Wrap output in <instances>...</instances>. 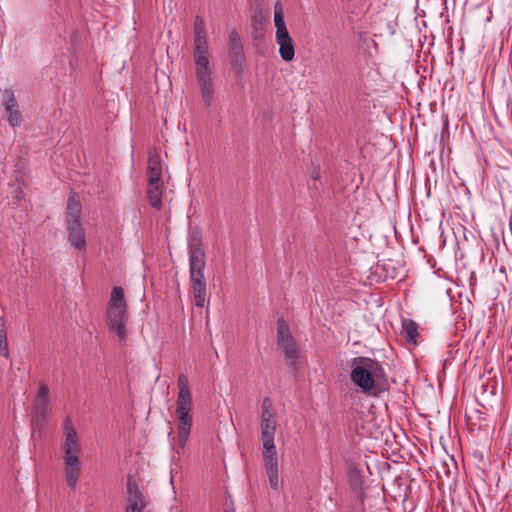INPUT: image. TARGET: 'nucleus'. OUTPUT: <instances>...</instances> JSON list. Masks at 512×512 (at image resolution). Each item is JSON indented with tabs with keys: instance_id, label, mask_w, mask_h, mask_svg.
<instances>
[{
	"instance_id": "f257e3e1",
	"label": "nucleus",
	"mask_w": 512,
	"mask_h": 512,
	"mask_svg": "<svg viewBox=\"0 0 512 512\" xmlns=\"http://www.w3.org/2000/svg\"><path fill=\"white\" fill-rule=\"evenodd\" d=\"M194 48L195 77L200 89L203 103L210 107L214 99V84L212 71L209 67V45L205 33V23L201 16L194 19Z\"/></svg>"
},
{
	"instance_id": "f03ea898",
	"label": "nucleus",
	"mask_w": 512,
	"mask_h": 512,
	"mask_svg": "<svg viewBox=\"0 0 512 512\" xmlns=\"http://www.w3.org/2000/svg\"><path fill=\"white\" fill-rule=\"evenodd\" d=\"M206 266L205 251L199 241L189 242L190 287L195 305L203 308L207 301V284L204 276Z\"/></svg>"
},
{
	"instance_id": "7ed1b4c3",
	"label": "nucleus",
	"mask_w": 512,
	"mask_h": 512,
	"mask_svg": "<svg viewBox=\"0 0 512 512\" xmlns=\"http://www.w3.org/2000/svg\"><path fill=\"white\" fill-rule=\"evenodd\" d=\"M178 396L176 400V416L178 419V447L177 454H181L186 446L190 430L192 427V416L190 411L192 408V394L188 386V378L185 374L178 377Z\"/></svg>"
},
{
	"instance_id": "20e7f679",
	"label": "nucleus",
	"mask_w": 512,
	"mask_h": 512,
	"mask_svg": "<svg viewBox=\"0 0 512 512\" xmlns=\"http://www.w3.org/2000/svg\"><path fill=\"white\" fill-rule=\"evenodd\" d=\"M384 375L382 365L368 357H355L351 360L350 381L360 392L376 396V379Z\"/></svg>"
},
{
	"instance_id": "39448f33",
	"label": "nucleus",
	"mask_w": 512,
	"mask_h": 512,
	"mask_svg": "<svg viewBox=\"0 0 512 512\" xmlns=\"http://www.w3.org/2000/svg\"><path fill=\"white\" fill-rule=\"evenodd\" d=\"M106 322L109 330L115 333L120 341L127 339V303L124 289L120 286L113 287L111 290L106 311Z\"/></svg>"
},
{
	"instance_id": "423d86ee",
	"label": "nucleus",
	"mask_w": 512,
	"mask_h": 512,
	"mask_svg": "<svg viewBox=\"0 0 512 512\" xmlns=\"http://www.w3.org/2000/svg\"><path fill=\"white\" fill-rule=\"evenodd\" d=\"M63 452L65 480L67 485L72 490H75L81 473V463L79 459L81 444L79 438H73L71 435L65 438Z\"/></svg>"
},
{
	"instance_id": "0eeeda50",
	"label": "nucleus",
	"mask_w": 512,
	"mask_h": 512,
	"mask_svg": "<svg viewBox=\"0 0 512 512\" xmlns=\"http://www.w3.org/2000/svg\"><path fill=\"white\" fill-rule=\"evenodd\" d=\"M274 25L276 28L275 40L279 46V55L283 61L291 62L295 57V48L286 27L283 7L279 1L274 5Z\"/></svg>"
},
{
	"instance_id": "6e6552de",
	"label": "nucleus",
	"mask_w": 512,
	"mask_h": 512,
	"mask_svg": "<svg viewBox=\"0 0 512 512\" xmlns=\"http://www.w3.org/2000/svg\"><path fill=\"white\" fill-rule=\"evenodd\" d=\"M277 345L288 361V365L297 369V359L300 352L288 325L283 319L277 321Z\"/></svg>"
},
{
	"instance_id": "1a4fd4ad",
	"label": "nucleus",
	"mask_w": 512,
	"mask_h": 512,
	"mask_svg": "<svg viewBox=\"0 0 512 512\" xmlns=\"http://www.w3.org/2000/svg\"><path fill=\"white\" fill-rule=\"evenodd\" d=\"M51 401L49 387L45 383H40L37 389V395L33 402L32 426L42 429L51 413Z\"/></svg>"
},
{
	"instance_id": "9d476101",
	"label": "nucleus",
	"mask_w": 512,
	"mask_h": 512,
	"mask_svg": "<svg viewBox=\"0 0 512 512\" xmlns=\"http://www.w3.org/2000/svg\"><path fill=\"white\" fill-rule=\"evenodd\" d=\"M126 512H144L148 502L137 482L129 476L127 479Z\"/></svg>"
},
{
	"instance_id": "9b49d317",
	"label": "nucleus",
	"mask_w": 512,
	"mask_h": 512,
	"mask_svg": "<svg viewBox=\"0 0 512 512\" xmlns=\"http://www.w3.org/2000/svg\"><path fill=\"white\" fill-rule=\"evenodd\" d=\"M498 383L496 380H488L481 383L479 388L476 389V399L478 403L486 408L493 407L497 401Z\"/></svg>"
},
{
	"instance_id": "f8f14e48",
	"label": "nucleus",
	"mask_w": 512,
	"mask_h": 512,
	"mask_svg": "<svg viewBox=\"0 0 512 512\" xmlns=\"http://www.w3.org/2000/svg\"><path fill=\"white\" fill-rule=\"evenodd\" d=\"M68 231V240L73 248L76 250L84 251L86 249V233L83 223L66 224Z\"/></svg>"
},
{
	"instance_id": "ddd939ff",
	"label": "nucleus",
	"mask_w": 512,
	"mask_h": 512,
	"mask_svg": "<svg viewBox=\"0 0 512 512\" xmlns=\"http://www.w3.org/2000/svg\"><path fill=\"white\" fill-rule=\"evenodd\" d=\"M147 169L149 184L154 185L161 181L162 166L160 157L157 153L149 152Z\"/></svg>"
},
{
	"instance_id": "4468645a",
	"label": "nucleus",
	"mask_w": 512,
	"mask_h": 512,
	"mask_svg": "<svg viewBox=\"0 0 512 512\" xmlns=\"http://www.w3.org/2000/svg\"><path fill=\"white\" fill-rule=\"evenodd\" d=\"M263 444V461L265 468L267 467H277L278 466V458H277V451L273 440H264L262 441Z\"/></svg>"
},
{
	"instance_id": "2eb2a0df",
	"label": "nucleus",
	"mask_w": 512,
	"mask_h": 512,
	"mask_svg": "<svg viewBox=\"0 0 512 512\" xmlns=\"http://www.w3.org/2000/svg\"><path fill=\"white\" fill-rule=\"evenodd\" d=\"M82 205L74 196L68 198L66 211V224L81 223Z\"/></svg>"
},
{
	"instance_id": "dca6fc26",
	"label": "nucleus",
	"mask_w": 512,
	"mask_h": 512,
	"mask_svg": "<svg viewBox=\"0 0 512 512\" xmlns=\"http://www.w3.org/2000/svg\"><path fill=\"white\" fill-rule=\"evenodd\" d=\"M147 194H148V201L150 203V205L157 209V210H160L161 207H162V185H161V181L158 182L157 184H149L148 183V190H147Z\"/></svg>"
},
{
	"instance_id": "f3484780",
	"label": "nucleus",
	"mask_w": 512,
	"mask_h": 512,
	"mask_svg": "<svg viewBox=\"0 0 512 512\" xmlns=\"http://www.w3.org/2000/svg\"><path fill=\"white\" fill-rule=\"evenodd\" d=\"M403 334L405 339L412 344L417 343L418 327L412 320L403 322Z\"/></svg>"
},
{
	"instance_id": "a211bd4d",
	"label": "nucleus",
	"mask_w": 512,
	"mask_h": 512,
	"mask_svg": "<svg viewBox=\"0 0 512 512\" xmlns=\"http://www.w3.org/2000/svg\"><path fill=\"white\" fill-rule=\"evenodd\" d=\"M260 429L261 441L273 440L275 438L276 425L274 421H267L266 419H261Z\"/></svg>"
},
{
	"instance_id": "6ab92c4d",
	"label": "nucleus",
	"mask_w": 512,
	"mask_h": 512,
	"mask_svg": "<svg viewBox=\"0 0 512 512\" xmlns=\"http://www.w3.org/2000/svg\"><path fill=\"white\" fill-rule=\"evenodd\" d=\"M3 104L5 110H11L15 107H18V102L16 100L13 89L7 88L3 92Z\"/></svg>"
},
{
	"instance_id": "aec40b11",
	"label": "nucleus",
	"mask_w": 512,
	"mask_h": 512,
	"mask_svg": "<svg viewBox=\"0 0 512 512\" xmlns=\"http://www.w3.org/2000/svg\"><path fill=\"white\" fill-rule=\"evenodd\" d=\"M265 470H266V473H267V476L269 479L270 487L275 491H279L280 490V480H279V476H278V466L277 467H267V468H265Z\"/></svg>"
},
{
	"instance_id": "412c9836",
	"label": "nucleus",
	"mask_w": 512,
	"mask_h": 512,
	"mask_svg": "<svg viewBox=\"0 0 512 512\" xmlns=\"http://www.w3.org/2000/svg\"><path fill=\"white\" fill-rule=\"evenodd\" d=\"M0 356L6 357V358L9 356L7 335L4 330V320L1 316H0Z\"/></svg>"
},
{
	"instance_id": "4be33fe9",
	"label": "nucleus",
	"mask_w": 512,
	"mask_h": 512,
	"mask_svg": "<svg viewBox=\"0 0 512 512\" xmlns=\"http://www.w3.org/2000/svg\"><path fill=\"white\" fill-rule=\"evenodd\" d=\"M5 112L8 116V122L12 127L15 128L20 125V112L18 107L11 110H5Z\"/></svg>"
},
{
	"instance_id": "5701e85b",
	"label": "nucleus",
	"mask_w": 512,
	"mask_h": 512,
	"mask_svg": "<svg viewBox=\"0 0 512 512\" xmlns=\"http://www.w3.org/2000/svg\"><path fill=\"white\" fill-rule=\"evenodd\" d=\"M64 434L65 438H68V436H73V438H79L76 430L73 427L72 420L70 417H67L64 423Z\"/></svg>"
},
{
	"instance_id": "b1692460",
	"label": "nucleus",
	"mask_w": 512,
	"mask_h": 512,
	"mask_svg": "<svg viewBox=\"0 0 512 512\" xmlns=\"http://www.w3.org/2000/svg\"><path fill=\"white\" fill-rule=\"evenodd\" d=\"M231 49L235 51L236 54H240L242 52L241 45L239 43V37L236 32H232L230 35Z\"/></svg>"
},
{
	"instance_id": "393cba45",
	"label": "nucleus",
	"mask_w": 512,
	"mask_h": 512,
	"mask_svg": "<svg viewBox=\"0 0 512 512\" xmlns=\"http://www.w3.org/2000/svg\"><path fill=\"white\" fill-rule=\"evenodd\" d=\"M261 419H266L267 421H274L273 413L271 412V410L262 409Z\"/></svg>"
},
{
	"instance_id": "a878e982",
	"label": "nucleus",
	"mask_w": 512,
	"mask_h": 512,
	"mask_svg": "<svg viewBox=\"0 0 512 512\" xmlns=\"http://www.w3.org/2000/svg\"><path fill=\"white\" fill-rule=\"evenodd\" d=\"M271 406H272L271 400L268 397H265L263 399L262 407L261 408L262 409L271 410Z\"/></svg>"
},
{
	"instance_id": "bb28decb",
	"label": "nucleus",
	"mask_w": 512,
	"mask_h": 512,
	"mask_svg": "<svg viewBox=\"0 0 512 512\" xmlns=\"http://www.w3.org/2000/svg\"><path fill=\"white\" fill-rule=\"evenodd\" d=\"M509 229L512 234V216L509 218Z\"/></svg>"
}]
</instances>
